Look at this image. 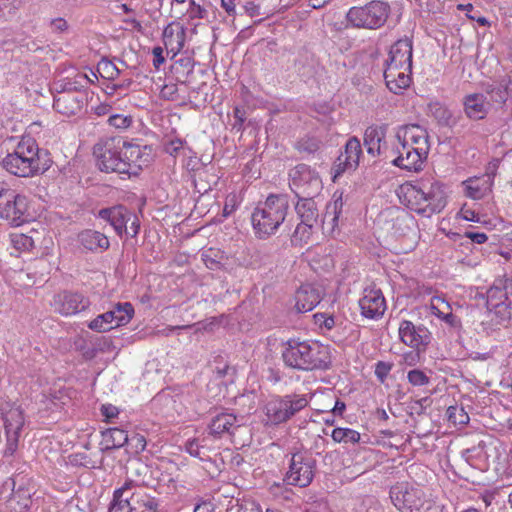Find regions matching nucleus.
Returning a JSON list of instances; mask_svg holds the SVG:
<instances>
[{"label":"nucleus","instance_id":"nucleus-1","mask_svg":"<svg viewBox=\"0 0 512 512\" xmlns=\"http://www.w3.org/2000/svg\"><path fill=\"white\" fill-rule=\"evenodd\" d=\"M51 159L46 150L39 149L35 139L22 137L13 152L1 161L3 169L18 177H32L50 168Z\"/></svg>","mask_w":512,"mask_h":512},{"label":"nucleus","instance_id":"nucleus-2","mask_svg":"<svg viewBox=\"0 0 512 512\" xmlns=\"http://www.w3.org/2000/svg\"><path fill=\"white\" fill-rule=\"evenodd\" d=\"M401 193L403 203L427 217L441 212L447 203L443 184L431 178L421 179L415 184L406 183L401 187Z\"/></svg>","mask_w":512,"mask_h":512},{"label":"nucleus","instance_id":"nucleus-3","mask_svg":"<svg viewBox=\"0 0 512 512\" xmlns=\"http://www.w3.org/2000/svg\"><path fill=\"white\" fill-rule=\"evenodd\" d=\"M285 366L298 371L325 370L329 367L326 349L317 342L290 338L282 344Z\"/></svg>","mask_w":512,"mask_h":512},{"label":"nucleus","instance_id":"nucleus-4","mask_svg":"<svg viewBox=\"0 0 512 512\" xmlns=\"http://www.w3.org/2000/svg\"><path fill=\"white\" fill-rule=\"evenodd\" d=\"M289 210V199L284 194H270L259 203L251 215L254 233L259 239L275 234L284 222Z\"/></svg>","mask_w":512,"mask_h":512},{"label":"nucleus","instance_id":"nucleus-5","mask_svg":"<svg viewBox=\"0 0 512 512\" xmlns=\"http://www.w3.org/2000/svg\"><path fill=\"white\" fill-rule=\"evenodd\" d=\"M486 305L490 322H482L483 330L490 334L499 326L512 324V279H499L487 291Z\"/></svg>","mask_w":512,"mask_h":512},{"label":"nucleus","instance_id":"nucleus-6","mask_svg":"<svg viewBox=\"0 0 512 512\" xmlns=\"http://www.w3.org/2000/svg\"><path fill=\"white\" fill-rule=\"evenodd\" d=\"M390 498L400 512H442V507L427 499L421 488L406 482L393 485Z\"/></svg>","mask_w":512,"mask_h":512},{"label":"nucleus","instance_id":"nucleus-7","mask_svg":"<svg viewBox=\"0 0 512 512\" xmlns=\"http://www.w3.org/2000/svg\"><path fill=\"white\" fill-rule=\"evenodd\" d=\"M391 14V6L382 0H372L362 6L351 7L347 22L354 28L376 30L385 25Z\"/></svg>","mask_w":512,"mask_h":512},{"label":"nucleus","instance_id":"nucleus-8","mask_svg":"<svg viewBox=\"0 0 512 512\" xmlns=\"http://www.w3.org/2000/svg\"><path fill=\"white\" fill-rule=\"evenodd\" d=\"M123 148H125V140L120 136L99 140L93 147V155L97 160L98 168L102 172L122 174L125 167Z\"/></svg>","mask_w":512,"mask_h":512},{"label":"nucleus","instance_id":"nucleus-9","mask_svg":"<svg viewBox=\"0 0 512 512\" xmlns=\"http://www.w3.org/2000/svg\"><path fill=\"white\" fill-rule=\"evenodd\" d=\"M308 403L306 396L299 394L272 398L265 405L266 424L277 426L285 423L307 407Z\"/></svg>","mask_w":512,"mask_h":512},{"label":"nucleus","instance_id":"nucleus-10","mask_svg":"<svg viewBox=\"0 0 512 512\" xmlns=\"http://www.w3.org/2000/svg\"><path fill=\"white\" fill-rule=\"evenodd\" d=\"M317 461L308 451L292 453L284 480L289 485L308 487L315 476Z\"/></svg>","mask_w":512,"mask_h":512},{"label":"nucleus","instance_id":"nucleus-11","mask_svg":"<svg viewBox=\"0 0 512 512\" xmlns=\"http://www.w3.org/2000/svg\"><path fill=\"white\" fill-rule=\"evenodd\" d=\"M290 188L295 196L308 198L317 196L322 190V180L318 173L306 164H298L289 173Z\"/></svg>","mask_w":512,"mask_h":512},{"label":"nucleus","instance_id":"nucleus-12","mask_svg":"<svg viewBox=\"0 0 512 512\" xmlns=\"http://www.w3.org/2000/svg\"><path fill=\"white\" fill-rule=\"evenodd\" d=\"M28 200L25 195L12 189L0 191V218L13 226H20L28 221Z\"/></svg>","mask_w":512,"mask_h":512},{"label":"nucleus","instance_id":"nucleus-13","mask_svg":"<svg viewBox=\"0 0 512 512\" xmlns=\"http://www.w3.org/2000/svg\"><path fill=\"white\" fill-rule=\"evenodd\" d=\"M88 102V92L68 83L54 96L53 107L65 116L78 115Z\"/></svg>","mask_w":512,"mask_h":512},{"label":"nucleus","instance_id":"nucleus-14","mask_svg":"<svg viewBox=\"0 0 512 512\" xmlns=\"http://www.w3.org/2000/svg\"><path fill=\"white\" fill-rule=\"evenodd\" d=\"M122 155L123 161H125L122 174L137 176L152 160V148L148 145L142 146L125 141V148H123Z\"/></svg>","mask_w":512,"mask_h":512},{"label":"nucleus","instance_id":"nucleus-15","mask_svg":"<svg viewBox=\"0 0 512 512\" xmlns=\"http://www.w3.org/2000/svg\"><path fill=\"white\" fill-rule=\"evenodd\" d=\"M398 332L400 340L411 348L425 350L430 343L431 334L428 329L422 325L416 326L409 320L401 321Z\"/></svg>","mask_w":512,"mask_h":512},{"label":"nucleus","instance_id":"nucleus-16","mask_svg":"<svg viewBox=\"0 0 512 512\" xmlns=\"http://www.w3.org/2000/svg\"><path fill=\"white\" fill-rule=\"evenodd\" d=\"M89 305V299L78 292L62 291L53 299L54 310L64 316L84 311Z\"/></svg>","mask_w":512,"mask_h":512},{"label":"nucleus","instance_id":"nucleus-17","mask_svg":"<svg viewBox=\"0 0 512 512\" xmlns=\"http://www.w3.org/2000/svg\"><path fill=\"white\" fill-rule=\"evenodd\" d=\"M428 132L425 128L417 124L404 125L398 128L396 139L398 144L429 152Z\"/></svg>","mask_w":512,"mask_h":512},{"label":"nucleus","instance_id":"nucleus-18","mask_svg":"<svg viewBox=\"0 0 512 512\" xmlns=\"http://www.w3.org/2000/svg\"><path fill=\"white\" fill-rule=\"evenodd\" d=\"M412 52L413 44L411 38L404 37L397 40L390 47L386 67L396 66L405 69V71H412Z\"/></svg>","mask_w":512,"mask_h":512},{"label":"nucleus","instance_id":"nucleus-19","mask_svg":"<svg viewBox=\"0 0 512 512\" xmlns=\"http://www.w3.org/2000/svg\"><path fill=\"white\" fill-rule=\"evenodd\" d=\"M465 116L473 121L483 120L489 114L492 104L484 93H470L462 99Z\"/></svg>","mask_w":512,"mask_h":512},{"label":"nucleus","instance_id":"nucleus-20","mask_svg":"<svg viewBox=\"0 0 512 512\" xmlns=\"http://www.w3.org/2000/svg\"><path fill=\"white\" fill-rule=\"evenodd\" d=\"M396 153L398 156L392 160V164L407 171H419L428 155V152H423L405 144H398Z\"/></svg>","mask_w":512,"mask_h":512},{"label":"nucleus","instance_id":"nucleus-21","mask_svg":"<svg viewBox=\"0 0 512 512\" xmlns=\"http://www.w3.org/2000/svg\"><path fill=\"white\" fill-rule=\"evenodd\" d=\"M362 148L357 137H351L345 145V150L334 162L335 176L344 173L347 170H354L359 165Z\"/></svg>","mask_w":512,"mask_h":512},{"label":"nucleus","instance_id":"nucleus-22","mask_svg":"<svg viewBox=\"0 0 512 512\" xmlns=\"http://www.w3.org/2000/svg\"><path fill=\"white\" fill-rule=\"evenodd\" d=\"M359 306L362 315L370 319L381 317L386 310L385 298L379 289H365Z\"/></svg>","mask_w":512,"mask_h":512},{"label":"nucleus","instance_id":"nucleus-23","mask_svg":"<svg viewBox=\"0 0 512 512\" xmlns=\"http://www.w3.org/2000/svg\"><path fill=\"white\" fill-rule=\"evenodd\" d=\"M493 182L494 175L486 173L481 176L468 178L462 182V186L467 197L480 200L492 191Z\"/></svg>","mask_w":512,"mask_h":512},{"label":"nucleus","instance_id":"nucleus-24","mask_svg":"<svg viewBox=\"0 0 512 512\" xmlns=\"http://www.w3.org/2000/svg\"><path fill=\"white\" fill-rule=\"evenodd\" d=\"M323 292L320 287L312 284L301 285L295 295V308L299 313L314 309L322 299Z\"/></svg>","mask_w":512,"mask_h":512},{"label":"nucleus","instance_id":"nucleus-25","mask_svg":"<svg viewBox=\"0 0 512 512\" xmlns=\"http://www.w3.org/2000/svg\"><path fill=\"white\" fill-rule=\"evenodd\" d=\"M242 417L230 412H221L214 416L208 426L209 435L221 438L224 434L232 435L234 429L241 425Z\"/></svg>","mask_w":512,"mask_h":512},{"label":"nucleus","instance_id":"nucleus-26","mask_svg":"<svg viewBox=\"0 0 512 512\" xmlns=\"http://www.w3.org/2000/svg\"><path fill=\"white\" fill-rule=\"evenodd\" d=\"M98 216L107 221L119 236L123 235L126 224L132 219V214L122 205L101 209Z\"/></svg>","mask_w":512,"mask_h":512},{"label":"nucleus","instance_id":"nucleus-27","mask_svg":"<svg viewBox=\"0 0 512 512\" xmlns=\"http://www.w3.org/2000/svg\"><path fill=\"white\" fill-rule=\"evenodd\" d=\"M411 72L396 66L386 67L384 79L387 88L394 94H401L411 83Z\"/></svg>","mask_w":512,"mask_h":512},{"label":"nucleus","instance_id":"nucleus-28","mask_svg":"<svg viewBox=\"0 0 512 512\" xmlns=\"http://www.w3.org/2000/svg\"><path fill=\"white\" fill-rule=\"evenodd\" d=\"M484 94L490 97V102L503 105L508 99H512V77L503 76L496 83L484 85Z\"/></svg>","mask_w":512,"mask_h":512},{"label":"nucleus","instance_id":"nucleus-29","mask_svg":"<svg viewBox=\"0 0 512 512\" xmlns=\"http://www.w3.org/2000/svg\"><path fill=\"white\" fill-rule=\"evenodd\" d=\"M388 125L369 126L364 133V146L368 154L373 157L381 154V149L385 142Z\"/></svg>","mask_w":512,"mask_h":512},{"label":"nucleus","instance_id":"nucleus-30","mask_svg":"<svg viewBox=\"0 0 512 512\" xmlns=\"http://www.w3.org/2000/svg\"><path fill=\"white\" fill-rule=\"evenodd\" d=\"M78 242L83 249L91 252L105 251L109 248V240L99 231L86 229L78 234Z\"/></svg>","mask_w":512,"mask_h":512},{"label":"nucleus","instance_id":"nucleus-31","mask_svg":"<svg viewBox=\"0 0 512 512\" xmlns=\"http://www.w3.org/2000/svg\"><path fill=\"white\" fill-rule=\"evenodd\" d=\"M295 211L301 222H306L312 225L318 224L319 210L316 202L314 201V197L299 198L295 204Z\"/></svg>","mask_w":512,"mask_h":512},{"label":"nucleus","instance_id":"nucleus-32","mask_svg":"<svg viewBox=\"0 0 512 512\" xmlns=\"http://www.w3.org/2000/svg\"><path fill=\"white\" fill-rule=\"evenodd\" d=\"M5 433H18L20 434L24 426V415L20 407L9 409L4 414Z\"/></svg>","mask_w":512,"mask_h":512},{"label":"nucleus","instance_id":"nucleus-33","mask_svg":"<svg viewBox=\"0 0 512 512\" xmlns=\"http://www.w3.org/2000/svg\"><path fill=\"white\" fill-rule=\"evenodd\" d=\"M427 111L428 115L432 116L442 126L451 127L455 124L451 111L440 102L429 103Z\"/></svg>","mask_w":512,"mask_h":512},{"label":"nucleus","instance_id":"nucleus-34","mask_svg":"<svg viewBox=\"0 0 512 512\" xmlns=\"http://www.w3.org/2000/svg\"><path fill=\"white\" fill-rule=\"evenodd\" d=\"M109 313L113 314L115 326L126 325L134 315V308L130 302H119L115 304Z\"/></svg>","mask_w":512,"mask_h":512},{"label":"nucleus","instance_id":"nucleus-35","mask_svg":"<svg viewBox=\"0 0 512 512\" xmlns=\"http://www.w3.org/2000/svg\"><path fill=\"white\" fill-rule=\"evenodd\" d=\"M209 438H197L186 443V451L193 457L205 461L210 458Z\"/></svg>","mask_w":512,"mask_h":512},{"label":"nucleus","instance_id":"nucleus-36","mask_svg":"<svg viewBox=\"0 0 512 512\" xmlns=\"http://www.w3.org/2000/svg\"><path fill=\"white\" fill-rule=\"evenodd\" d=\"M174 30L171 28L170 25L166 26L163 31V42L165 45V48L168 50V52L173 53V57L183 48L184 41H185V31L182 29L179 33L176 35V46H174Z\"/></svg>","mask_w":512,"mask_h":512},{"label":"nucleus","instance_id":"nucleus-37","mask_svg":"<svg viewBox=\"0 0 512 512\" xmlns=\"http://www.w3.org/2000/svg\"><path fill=\"white\" fill-rule=\"evenodd\" d=\"M315 227L316 225L300 221L291 235V244L295 247H302L307 244Z\"/></svg>","mask_w":512,"mask_h":512},{"label":"nucleus","instance_id":"nucleus-38","mask_svg":"<svg viewBox=\"0 0 512 512\" xmlns=\"http://www.w3.org/2000/svg\"><path fill=\"white\" fill-rule=\"evenodd\" d=\"M106 441H111V445L107 449L121 448L128 442V434L125 430L113 427L103 432Z\"/></svg>","mask_w":512,"mask_h":512},{"label":"nucleus","instance_id":"nucleus-39","mask_svg":"<svg viewBox=\"0 0 512 512\" xmlns=\"http://www.w3.org/2000/svg\"><path fill=\"white\" fill-rule=\"evenodd\" d=\"M88 327L96 332L102 333L109 331L115 328V323L113 321V314L109 313V311L98 315L95 319L89 322Z\"/></svg>","mask_w":512,"mask_h":512},{"label":"nucleus","instance_id":"nucleus-40","mask_svg":"<svg viewBox=\"0 0 512 512\" xmlns=\"http://www.w3.org/2000/svg\"><path fill=\"white\" fill-rule=\"evenodd\" d=\"M331 437L337 443L355 444L360 441V433L350 428H335L331 433Z\"/></svg>","mask_w":512,"mask_h":512},{"label":"nucleus","instance_id":"nucleus-41","mask_svg":"<svg viewBox=\"0 0 512 512\" xmlns=\"http://www.w3.org/2000/svg\"><path fill=\"white\" fill-rule=\"evenodd\" d=\"M136 486L137 484L135 481L130 479L126 480L120 488L114 491L113 497L123 500L126 498V501L136 504L137 495H140V492L133 491Z\"/></svg>","mask_w":512,"mask_h":512},{"label":"nucleus","instance_id":"nucleus-42","mask_svg":"<svg viewBox=\"0 0 512 512\" xmlns=\"http://www.w3.org/2000/svg\"><path fill=\"white\" fill-rule=\"evenodd\" d=\"M135 505L139 507L138 512H160L159 500L146 493H140V495H137Z\"/></svg>","mask_w":512,"mask_h":512},{"label":"nucleus","instance_id":"nucleus-43","mask_svg":"<svg viewBox=\"0 0 512 512\" xmlns=\"http://www.w3.org/2000/svg\"><path fill=\"white\" fill-rule=\"evenodd\" d=\"M334 201L333 203H330L327 205V211H326V214H325V217H324V220L323 222H325L328 218V216L330 214H332V218H331V221H332V226L334 227L336 225V222L338 221L339 219V215L341 214L342 212V208H343V200H342V195H339L338 197H336V194H334Z\"/></svg>","mask_w":512,"mask_h":512},{"label":"nucleus","instance_id":"nucleus-44","mask_svg":"<svg viewBox=\"0 0 512 512\" xmlns=\"http://www.w3.org/2000/svg\"><path fill=\"white\" fill-rule=\"evenodd\" d=\"M138 510L139 507L132 502L126 501V498L123 500L113 497L108 512H138Z\"/></svg>","mask_w":512,"mask_h":512},{"label":"nucleus","instance_id":"nucleus-45","mask_svg":"<svg viewBox=\"0 0 512 512\" xmlns=\"http://www.w3.org/2000/svg\"><path fill=\"white\" fill-rule=\"evenodd\" d=\"M296 148L299 152L313 154L320 148V142L316 138H302L297 142Z\"/></svg>","mask_w":512,"mask_h":512},{"label":"nucleus","instance_id":"nucleus-46","mask_svg":"<svg viewBox=\"0 0 512 512\" xmlns=\"http://www.w3.org/2000/svg\"><path fill=\"white\" fill-rule=\"evenodd\" d=\"M432 313L437 317H442L446 312L451 311L449 303L442 297L434 296L430 302Z\"/></svg>","mask_w":512,"mask_h":512},{"label":"nucleus","instance_id":"nucleus-47","mask_svg":"<svg viewBox=\"0 0 512 512\" xmlns=\"http://www.w3.org/2000/svg\"><path fill=\"white\" fill-rule=\"evenodd\" d=\"M409 383L414 386H424L429 384L430 378L419 369H413L408 372L407 375Z\"/></svg>","mask_w":512,"mask_h":512},{"label":"nucleus","instance_id":"nucleus-48","mask_svg":"<svg viewBox=\"0 0 512 512\" xmlns=\"http://www.w3.org/2000/svg\"><path fill=\"white\" fill-rule=\"evenodd\" d=\"M98 70H101L104 74L103 76L109 80H114L120 74L116 65L109 60L101 61L98 65Z\"/></svg>","mask_w":512,"mask_h":512},{"label":"nucleus","instance_id":"nucleus-49","mask_svg":"<svg viewBox=\"0 0 512 512\" xmlns=\"http://www.w3.org/2000/svg\"><path fill=\"white\" fill-rule=\"evenodd\" d=\"M448 418L454 424H465L468 422L469 417L464 412L463 408L450 406L447 410Z\"/></svg>","mask_w":512,"mask_h":512},{"label":"nucleus","instance_id":"nucleus-50","mask_svg":"<svg viewBox=\"0 0 512 512\" xmlns=\"http://www.w3.org/2000/svg\"><path fill=\"white\" fill-rule=\"evenodd\" d=\"M11 241L13 246L18 250H26L32 247V238L24 234H13L11 235Z\"/></svg>","mask_w":512,"mask_h":512},{"label":"nucleus","instance_id":"nucleus-51","mask_svg":"<svg viewBox=\"0 0 512 512\" xmlns=\"http://www.w3.org/2000/svg\"><path fill=\"white\" fill-rule=\"evenodd\" d=\"M233 116L235 122L232 125V128L236 130V132L242 133L244 131V122L246 120V111L244 108L236 106L233 110Z\"/></svg>","mask_w":512,"mask_h":512},{"label":"nucleus","instance_id":"nucleus-52","mask_svg":"<svg viewBox=\"0 0 512 512\" xmlns=\"http://www.w3.org/2000/svg\"><path fill=\"white\" fill-rule=\"evenodd\" d=\"M393 365L388 362L378 361L375 365V375L380 382H384Z\"/></svg>","mask_w":512,"mask_h":512},{"label":"nucleus","instance_id":"nucleus-53","mask_svg":"<svg viewBox=\"0 0 512 512\" xmlns=\"http://www.w3.org/2000/svg\"><path fill=\"white\" fill-rule=\"evenodd\" d=\"M161 98L174 101L178 98V87L176 84H165L160 92Z\"/></svg>","mask_w":512,"mask_h":512},{"label":"nucleus","instance_id":"nucleus-54","mask_svg":"<svg viewBox=\"0 0 512 512\" xmlns=\"http://www.w3.org/2000/svg\"><path fill=\"white\" fill-rule=\"evenodd\" d=\"M108 122L111 126L116 128H127L132 121L126 116L115 114L109 117Z\"/></svg>","mask_w":512,"mask_h":512},{"label":"nucleus","instance_id":"nucleus-55","mask_svg":"<svg viewBox=\"0 0 512 512\" xmlns=\"http://www.w3.org/2000/svg\"><path fill=\"white\" fill-rule=\"evenodd\" d=\"M314 319L316 324H318L321 328H326L327 330L332 329L335 325L333 316L317 313L314 315Z\"/></svg>","mask_w":512,"mask_h":512},{"label":"nucleus","instance_id":"nucleus-56","mask_svg":"<svg viewBox=\"0 0 512 512\" xmlns=\"http://www.w3.org/2000/svg\"><path fill=\"white\" fill-rule=\"evenodd\" d=\"M6 437H7V444H6L5 454L13 455L14 452L17 450L20 434L6 433Z\"/></svg>","mask_w":512,"mask_h":512},{"label":"nucleus","instance_id":"nucleus-57","mask_svg":"<svg viewBox=\"0 0 512 512\" xmlns=\"http://www.w3.org/2000/svg\"><path fill=\"white\" fill-rule=\"evenodd\" d=\"M101 413L105 417L106 421H110L119 414V409L112 404H103L101 406Z\"/></svg>","mask_w":512,"mask_h":512},{"label":"nucleus","instance_id":"nucleus-58","mask_svg":"<svg viewBox=\"0 0 512 512\" xmlns=\"http://www.w3.org/2000/svg\"><path fill=\"white\" fill-rule=\"evenodd\" d=\"M460 214L467 221L479 222L480 220L479 214L465 205L461 208Z\"/></svg>","mask_w":512,"mask_h":512},{"label":"nucleus","instance_id":"nucleus-59","mask_svg":"<svg viewBox=\"0 0 512 512\" xmlns=\"http://www.w3.org/2000/svg\"><path fill=\"white\" fill-rule=\"evenodd\" d=\"M50 27L54 32H64L68 29L67 21L63 18L52 19Z\"/></svg>","mask_w":512,"mask_h":512},{"label":"nucleus","instance_id":"nucleus-60","mask_svg":"<svg viewBox=\"0 0 512 512\" xmlns=\"http://www.w3.org/2000/svg\"><path fill=\"white\" fill-rule=\"evenodd\" d=\"M152 54L154 57L153 65L155 66V68L158 69L160 65H162L165 62V58L163 56V48L160 46L154 47L152 50Z\"/></svg>","mask_w":512,"mask_h":512},{"label":"nucleus","instance_id":"nucleus-61","mask_svg":"<svg viewBox=\"0 0 512 512\" xmlns=\"http://www.w3.org/2000/svg\"><path fill=\"white\" fill-rule=\"evenodd\" d=\"M243 9L247 15L250 17H255L260 15V6L253 1L246 2L243 5Z\"/></svg>","mask_w":512,"mask_h":512},{"label":"nucleus","instance_id":"nucleus-62","mask_svg":"<svg viewBox=\"0 0 512 512\" xmlns=\"http://www.w3.org/2000/svg\"><path fill=\"white\" fill-rule=\"evenodd\" d=\"M132 218L131 225L129 227L126 225V231H123V234L125 233L127 236L134 238L139 232L140 224L136 217L132 215Z\"/></svg>","mask_w":512,"mask_h":512},{"label":"nucleus","instance_id":"nucleus-63","mask_svg":"<svg viewBox=\"0 0 512 512\" xmlns=\"http://www.w3.org/2000/svg\"><path fill=\"white\" fill-rule=\"evenodd\" d=\"M465 237L472 240L474 243L482 244L487 241L488 237L485 233L466 231Z\"/></svg>","mask_w":512,"mask_h":512},{"label":"nucleus","instance_id":"nucleus-64","mask_svg":"<svg viewBox=\"0 0 512 512\" xmlns=\"http://www.w3.org/2000/svg\"><path fill=\"white\" fill-rule=\"evenodd\" d=\"M207 13V10L202 6L188 10V14L191 19H204L207 17Z\"/></svg>","mask_w":512,"mask_h":512}]
</instances>
